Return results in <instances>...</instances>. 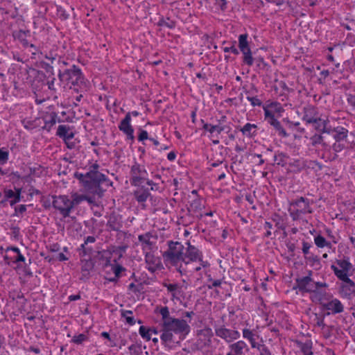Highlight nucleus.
<instances>
[{"label":"nucleus","instance_id":"8fccbe9b","mask_svg":"<svg viewBox=\"0 0 355 355\" xmlns=\"http://www.w3.org/2000/svg\"><path fill=\"white\" fill-rule=\"evenodd\" d=\"M236 42H233L230 46H225L223 48V51L225 53L231 52L234 55H239V51L235 46Z\"/></svg>","mask_w":355,"mask_h":355},{"label":"nucleus","instance_id":"e2e57ef3","mask_svg":"<svg viewBox=\"0 0 355 355\" xmlns=\"http://www.w3.org/2000/svg\"><path fill=\"white\" fill-rule=\"evenodd\" d=\"M129 350L133 355H139L140 354L141 349L139 347H137L135 345H131L129 347Z\"/></svg>","mask_w":355,"mask_h":355},{"label":"nucleus","instance_id":"9b49d317","mask_svg":"<svg viewBox=\"0 0 355 355\" xmlns=\"http://www.w3.org/2000/svg\"><path fill=\"white\" fill-rule=\"evenodd\" d=\"M197 336L196 344L199 349H202L211 345L214 334L211 328L205 327L198 331Z\"/></svg>","mask_w":355,"mask_h":355},{"label":"nucleus","instance_id":"6ab92c4d","mask_svg":"<svg viewBox=\"0 0 355 355\" xmlns=\"http://www.w3.org/2000/svg\"><path fill=\"white\" fill-rule=\"evenodd\" d=\"M324 309L329 311L328 315L329 314H338L341 313L344 311V305L337 298H333L327 303L323 304Z\"/></svg>","mask_w":355,"mask_h":355},{"label":"nucleus","instance_id":"f3484780","mask_svg":"<svg viewBox=\"0 0 355 355\" xmlns=\"http://www.w3.org/2000/svg\"><path fill=\"white\" fill-rule=\"evenodd\" d=\"M119 129L127 136L128 139L132 141L134 140V129L131 125V117L130 112H128L124 119L121 121L119 125Z\"/></svg>","mask_w":355,"mask_h":355},{"label":"nucleus","instance_id":"4468645a","mask_svg":"<svg viewBox=\"0 0 355 355\" xmlns=\"http://www.w3.org/2000/svg\"><path fill=\"white\" fill-rule=\"evenodd\" d=\"M303 114L302 120L306 121V123H313L317 125L319 122H322L316 107L311 105L304 107Z\"/></svg>","mask_w":355,"mask_h":355},{"label":"nucleus","instance_id":"423d86ee","mask_svg":"<svg viewBox=\"0 0 355 355\" xmlns=\"http://www.w3.org/2000/svg\"><path fill=\"white\" fill-rule=\"evenodd\" d=\"M336 264L338 267L334 265L331 266L336 276L344 282L352 283V280L349 278V272L352 270L353 266L349 259H338Z\"/></svg>","mask_w":355,"mask_h":355},{"label":"nucleus","instance_id":"2eb2a0df","mask_svg":"<svg viewBox=\"0 0 355 355\" xmlns=\"http://www.w3.org/2000/svg\"><path fill=\"white\" fill-rule=\"evenodd\" d=\"M311 201L304 197H300L290 202V207L298 210V212L306 214H311L313 209L311 207Z\"/></svg>","mask_w":355,"mask_h":355},{"label":"nucleus","instance_id":"f8f14e48","mask_svg":"<svg viewBox=\"0 0 355 355\" xmlns=\"http://www.w3.org/2000/svg\"><path fill=\"white\" fill-rule=\"evenodd\" d=\"M263 111L265 120L275 129L279 136L284 138L288 137V134L282 127L281 123L275 118L272 112L267 107H263Z\"/></svg>","mask_w":355,"mask_h":355},{"label":"nucleus","instance_id":"3c124183","mask_svg":"<svg viewBox=\"0 0 355 355\" xmlns=\"http://www.w3.org/2000/svg\"><path fill=\"white\" fill-rule=\"evenodd\" d=\"M289 212H290V215L293 220H296L299 219L300 217L301 216V215L303 214L302 213H300V211L298 212V210H297L291 207H290V208H289Z\"/></svg>","mask_w":355,"mask_h":355},{"label":"nucleus","instance_id":"72a5a7b5","mask_svg":"<svg viewBox=\"0 0 355 355\" xmlns=\"http://www.w3.org/2000/svg\"><path fill=\"white\" fill-rule=\"evenodd\" d=\"M314 242H315V244L318 248H324L325 246L331 248V243L327 241L325 238L321 235H318L317 236H315L314 238Z\"/></svg>","mask_w":355,"mask_h":355},{"label":"nucleus","instance_id":"49530a36","mask_svg":"<svg viewBox=\"0 0 355 355\" xmlns=\"http://www.w3.org/2000/svg\"><path fill=\"white\" fill-rule=\"evenodd\" d=\"M247 100L250 102L252 107L261 106L262 105L261 101L257 96H251L248 95L246 97Z\"/></svg>","mask_w":355,"mask_h":355},{"label":"nucleus","instance_id":"e433bc0d","mask_svg":"<svg viewBox=\"0 0 355 355\" xmlns=\"http://www.w3.org/2000/svg\"><path fill=\"white\" fill-rule=\"evenodd\" d=\"M327 121L322 120V122H319L317 125H315V129L322 131L324 133L334 134L333 129L327 128Z\"/></svg>","mask_w":355,"mask_h":355},{"label":"nucleus","instance_id":"f257e3e1","mask_svg":"<svg viewBox=\"0 0 355 355\" xmlns=\"http://www.w3.org/2000/svg\"><path fill=\"white\" fill-rule=\"evenodd\" d=\"M77 177L83 182L87 193L98 197H101L104 191L112 185V182L101 173L87 172Z\"/></svg>","mask_w":355,"mask_h":355},{"label":"nucleus","instance_id":"b1692460","mask_svg":"<svg viewBox=\"0 0 355 355\" xmlns=\"http://www.w3.org/2000/svg\"><path fill=\"white\" fill-rule=\"evenodd\" d=\"M240 130L244 136L252 138L257 134V125L254 123H247Z\"/></svg>","mask_w":355,"mask_h":355},{"label":"nucleus","instance_id":"cd10ccee","mask_svg":"<svg viewBox=\"0 0 355 355\" xmlns=\"http://www.w3.org/2000/svg\"><path fill=\"white\" fill-rule=\"evenodd\" d=\"M150 193L148 189L141 188L135 191L134 196L139 202H145Z\"/></svg>","mask_w":355,"mask_h":355},{"label":"nucleus","instance_id":"de8ad7c7","mask_svg":"<svg viewBox=\"0 0 355 355\" xmlns=\"http://www.w3.org/2000/svg\"><path fill=\"white\" fill-rule=\"evenodd\" d=\"M86 245H87L83 243L79 248L80 254L83 256L89 255L92 252V249L91 248L86 247Z\"/></svg>","mask_w":355,"mask_h":355},{"label":"nucleus","instance_id":"c03bdc74","mask_svg":"<svg viewBox=\"0 0 355 355\" xmlns=\"http://www.w3.org/2000/svg\"><path fill=\"white\" fill-rule=\"evenodd\" d=\"M162 318V322L168 321V319H173V317L170 316V313L167 306L162 307L159 311Z\"/></svg>","mask_w":355,"mask_h":355},{"label":"nucleus","instance_id":"7ed1b4c3","mask_svg":"<svg viewBox=\"0 0 355 355\" xmlns=\"http://www.w3.org/2000/svg\"><path fill=\"white\" fill-rule=\"evenodd\" d=\"M58 76L60 82L66 83L70 88L72 85L81 86L85 85V78L82 71L75 64L63 71L59 69Z\"/></svg>","mask_w":355,"mask_h":355},{"label":"nucleus","instance_id":"39448f33","mask_svg":"<svg viewBox=\"0 0 355 355\" xmlns=\"http://www.w3.org/2000/svg\"><path fill=\"white\" fill-rule=\"evenodd\" d=\"M52 206L59 211L63 218L69 216L73 209V204L71 199L67 196H52Z\"/></svg>","mask_w":355,"mask_h":355},{"label":"nucleus","instance_id":"393cba45","mask_svg":"<svg viewBox=\"0 0 355 355\" xmlns=\"http://www.w3.org/2000/svg\"><path fill=\"white\" fill-rule=\"evenodd\" d=\"M164 286L167 288V291L171 293L172 300H180L182 287L178 284H165Z\"/></svg>","mask_w":355,"mask_h":355},{"label":"nucleus","instance_id":"a211bd4d","mask_svg":"<svg viewBox=\"0 0 355 355\" xmlns=\"http://www.w3.org/2000/svg\"><path fill=\"white\" fill-rule=\"evenodd\" d=\"M6 252H10V254H6L4 259L8 264L12 263L24 262L25 257L21 254L19 249L17 247H8L6 249Z\"/></svg>","mask_w":355,"mask_h":355},{"label":"nucleus","instance_id":"5fc2aeb1","mask_svg":"<svg viewBox=\"0 0 355 355\" xmlns=\"http://www.w3.org/2000/svg\"><path fill=\"white\" fill-rule=\"evenodd\" d=\"M9 153L8 151H3L0 148V162L1 164H5L7 162L8 159Z\"/></svg>","mask_w":355,"mask_h":355},{"label":"nucleus","instance_id":"20e7f679","mask_svg":"<svg viewBox=\"0 0 355 355\" xmlns=\"http://www.w3.org/2000/svg\"><path fill=\"white\" fill-rule=\"evenodd\" d=\"M185 247L179 242H168V248L163 253V258L166 263L178 266L179 263L184 262V251Z\"/></svg>","mask_w":355,"mask_h":355},{"label":"nucleus","instance_id":"680f3d73","mask_svg":"<svg viewBox=\"0 0 355 355\" xmlns=\"http://www.w3.org/2000/svg\"><path fill=\"white\" fill-rule=\"evenodd\" d=\"M311 248V244L308 243V242H306V241H303L302 242V252L304 254H308L309 253V250L310 248Z\"/></svg>","mask_w":355,"mask_h":355},{"label":"nucleus","instance_id":"5701e85b","mask_svg":"<svg viewBox=\"0 0 355 355\" xmlns=\"http://www.w3.org/2000/svg\"><path fill=\"white\" fill-rule=\"evenodd\" d=\"M56 135L63 139V140L72 139L74 137L73 132L70 130V128L65 125H60L58 126Z\"/></svg>","mask_w":355,"mask_h":355},{"label":"nucleus","instance_id":"aec40b11","mask_svg":"<svg viewBox=\"0 0 355 355\" xmlns=\"http://www.w3.org/2000/svg\"><path fill=\"white\" fill-rule=\"evenodd\" d=\"M145 261L147 269L151 272H154L160 268V259L155 257L150 251L145 252Z\"/></svg>","mask_w":355,"mask_h":355},{"label":"nucleus","instance_id":"864d4df0","mask_svg":"<svg viewBox=\"0 0 355 355\" xmlns=\"http://www.w3.org/2000/svg\"><path fill=\"white\" fill-rule=\"evenodd\" d=\"M93 268V264L91 261H86L82 266V272L89 273Z\"/></svg>","mask_w":355,"mask_h":355},{"label":"nucleus","instance_id":"1a4fd4ad","mask_svg":"<svg viewBox=\"0 0 355 355\" xmlns=\"http://www.w3.org/2000/svg\"><path fill=\"white\" fill-rule=\"evenodd\" d=\"M226 116H222L220 119L218 120V123L216 125L205 123L204 120L202 119L201 122L202 123V129L209 133V137H218V135L222 132L226 130H230V126L223 124V123L226 121Z\"/></svg>","mask_w":355,"mask_h":355},{"label":"nucleus","instance_id":"473e14b6","mask_svg":"<svg viewBox=\"0 0 355 355\" xmlns=\"http://www.w3.org/2000/svg\"><path fill=\"white\" fill-rule=\"evenodd\" d=\"M287 159L288 156L282 152H277L274 155V162L277 165L285 166L287 163Z\"/></svg>","mask_w":355,"mask_h":355},{"label":"nucleus","instance_id":"13d9d810","mask_svg":"<svg viewBox=\"0 0 355 355\" xmlns=\"http://www.w3.org/2000/svg\"><path fill=\"white\" fill-rule=\"evenodd\" d=\"M313 145L322 144L323 141V137L320 135H315L311 138Z\"/></svg>","mask_w":355,"mask_h":355},{"label":"nucleus","instance_id":"f704fd0d","mask_svg":"<svg viewBox=\"0 0 355 355\" xmlns=\"http://www.w3.org/2000/svg\"><path fill=\"white\" fill-rule=\"evenodd\" d=\"M157 25L159 26H164L170 29H173L175 26V22L168 17H167L166 19L161 18L157 22Z\"/></svg>","mask_w":355,"mask_h":355},{"label":"nucleus","instance_id":"dca6fc26","mask_svg":"<svg viewBox=\"0 0 355 355\" xmlns=\"http://www.w3.org/2000/svg\"><path fill=\"white\" fill-rule=\"evenodd\" d=\"M228 349L229 351L226 355H245L249 351L247 343L242 340L230 344Z\"/></svg>","mask_w":355,"mask_h":355},{"label":"nucleus","instance_id":"bb28decb","mask_svg":"<svg viewBox=\"0 0 355 355\" xmlns=\"http://www.w3.org/2000/svg\"><path fill=\"white\" fill-rule=\"evenodd\" d=\"M355 293V284L352 281V283L343 282L340 286V294L344 297H349L352 294Z\"/></svg>","mask_w":355,"mask_h":355},{"label":"nucleus","instance_id":"338daca9","mask_svg":"<svg viewBox=\"0 0 355 355\" xmlns=\"http://www.w3.org/2000/svg\"><path fill=\"white\" fill-rule=\"evenodd\" d=\"M216 3L221 10H225L227 8V0H216Z\"/></svg>","mask_w":355,"mask_h":355},{"label":"nucleus","instance_id":"09e8293b","mask_svg":"<svg viewBox=\"0 0 355 355\" xmlns=\"http://www.w3.org/2000/svg\"><path fill=\"white\" fill-rule=\"evenodd\" d=\"M125 270V268L121 265H116L113 267V272L115 275V278L110 279V281H114L120 277V274L122 271Z\"/></svg>","mask_w":355,"mask_h":355},{"label":"nucleus","instance_id":"c9c22d12","mask_svg":"<svg viewBox=\"0 0 355 355\" xmlns=\"http://www.w3.org/2000/svg\"><path fill=\"white\" fill-rule=\"evenodd\" d=\"M254 349H257L258 355H272L269 347L263 343H259Z\"/></svg>","mask_w":355,"mask_h":355},{"label":"nucleus","instance_id":"79ce46f5","mask_svg":"<svg viewBox=\"0 0 355 355\" xmlns=\"http://www.w3.org/2000/svg\"><path fill=\"white\" fill-rule=\"evenodd\" d=\"M86 195H80L78 193H74L72 195V199H71V202H72L73 207L76 205L80 204L81 202L85 200Z\"/></svg>","mask_w":355,"mask_h":355},{"label":"nucleus","instance_id":"6e6d98bb","mask_svg":"<svg viewBox=\"0 0 355 355\" xmlns=\"http://www.w3.org/2000/svg\"><path fill=\"white\" fill-rule=\"evenodd\" d=\"M44 58L49 60H51V63L53 64L54 61L58 60V56L56 53H54L52 51H50L49 53H46L44 55Z\"/></svg>","mask_w":355,"mask_h":355},{"label":"nucleus","instance_id":"412c9836","mask_svg":"<svg viewBox=\"0 0 355 355\" xmlns=\"http://www.w3.org/2000/svg\"><path fill=\"white\" fill-rule=\"evenodd\" d=\"M152 237L153 236L150 232L139 235L138 240L144 252L152 250L153 246V243L150 240Z\"/></svg>","mask_w":355,"mask_h":355},{"label":"nucleus","instance_id":"2f4dec72","mask_svg":"<svg viewBox=\"0 0 355 355\" xmlns=\"http://www.w3.org/2000/svg\"><path fill=\"white\" fill-rule=\"evenodd\" d=\"M241 53H243V63L248 65V67L252 66L254 61V58L252 57L251 49H247L244 51H242Z\"/></svg>","mask_w":355,"mask_h":355},{"label":"nucleus","instance_id":"a18cd8bd","mask_svg":"<svg viewBox=\"0 0 355 355\" xmlns=\"http://www.w3.org/2000/svg\"><path fill=\"white\" fill-rule=\"evenodd\" d=\"M345 148V145L342 142L336 141L333 146L332 149L336 153L333 157V159H336L337 157L336 153L340 152Z\"/></svg>","mask_w":355,"mask_h":355},{"label":"nucleus","instance_id":"a19ab883","mask_svg":"<svg viewBox=\"0 0 355 355\" xmlns=\"http://www.w3.org/2000/svg\"><path fill=\"white\" fill-rule=\"evenodd\" d=\"M202 205L200 199L193 200L190 205V211L198 212L202 209Z\"/></svg>","mask_w":355,"mask_h":355},{"label":"nucleus","instance_id":"a878e982","mask_svg":"<svg viewBox=\"0 0 355 355\" xmlns=\"http://www.w3.org/2000/svg\"><path fill=\"white\" fill-rule=\"evenodd\" d=\"M333 137L336 141L342 142L347 137L348 130L343 127H336L333 129Z\"/></svg>","mask_w":355,"mask_h":355},{"label":"nucleus","instance_id":"ddd939ff","mask_svg":"<svg viewBox=\"0 0 355 355\" xmlns=\"http://www.w3.org/2000/svg\"><path fill=\"white\" fill-rule=\"evenodd\" d=\"M309 275L296 279L294 289H298L302 293H313V280L311 277L312 272Z\"/></svg>","mask_w":355,"mask_h":355},{"label":"nucleus","instance_id":"6e6552de","mask_svg":"<svg viewBox=\"0 0 355 355\" xmlns=\"http://www.w3.org/2000/svg\"><path fill=\"white\" fill-rule=\"evenodd\" d=\"M130 184L139 187L147 180L148 174L144 166L135 162L130 168Z\"/></svg>","mask_w":355,"mask_h":355},{"label":"nucleus","instance_id":"58836bf2","mask_svg":"<svg viewBox=\"0 0 355 355\" xmlns=\"http://www.w3.org/2000/svg\"><path fill=\"white\" fill-rule=\"evenodd\" d=\"M132 314V311L130 310H122L121 316L125 318L128 324L133 325L135 323V320L133 317L130 316Z\"/></svg>","mask_w":355,"mask_h":355},{"label":"nucleus","instance_id":"9d476101","mask_svg":"<svg viewBox=\"0 0 355 355\" xmlns=\"http://www.w3.org/2000/svg\"><path fill=\"white\" fill-rule=\"evenodd\" d=\"M216 335L224 340L227 343H232L238 340L241 334L237 330L226 328L224 325L217 326L214 329Z\"/></svg>","mask_w":355,"mask_h":355},{"label":"nucleus","instance_id":"0eeeda50","mask_svg":"<svg viewBox=\"0 0 355 355\" xmlns=\"http://www.w3.org/2000/svg\"><path fill=\"white\" fill-rule=\"evenodd\" d=\"M187 247L184 251V263L187 266L190 263L200 261V265L203 268H207L209 263L202 260V254L201 252L195 246L191 245L189 243H187Z\"/></svg>","mask_w":355,"mask_h":355},{"label":"nucleus","instance_id":"7c9ffc66","mask_svg":"<svg viewBox=\"0 0 355 355\" xmlns=\"http://www.w3.org/2000/svg\"><path fill=\"white\" fill-rule=\"evenodd\" d=\"M248 35L247 34H241L239 36V48L241 52L250 49L249 42L248 40Z\"/></svg>","mask_w":355,"mask_h":355},{"label":"nucleus","instance_id":"37998d69","mask_svg":"<svg viewBox=\"0 0 355 355\" xmlns=\"http://www.w3.org/2000/svg\"><path fill=\"white\" fill-rule=\"evenodd\" d=\"M139 333L141 335V336L146 339V340H150L151 339L150 334V330L149 329H147L144 326H141L139 329Z\"/></svg>","mask_w":355,"mask_h":355},{"label":"nucleus","instance_id":"ea45409f","mask_svg":"<svg viewBox=\"0 0 355 355\" xmlns=\"http://www.w3.org/2000/svg\"><path fill=\"white\" fill-rule=\"evenodd\" d=\"M87 340H88V336L87 334H80L77 336H74L73 337V338L71 339V342L76 345H81L85 341H87Z\"/></svg>","mask_w":355,"mask_h":355},{"label":"nucleus","instance_id":"774afa93","mask_svg":"<svg viewBox=\"0 0 355 355\" xmlns=\"http://www.w3.org/2000/svg\"><path fill=\"white\" fill-rule=\"evenodd\" d=\"M347 103L353 107V110H355V96L354 95H349L347 97Z\"/></svg>","mask_w":355,"mask_h":355},{"label":"nucleus","instance_id":"603ef678","mask_svg":"<svg viewBox=\"0 0 355 355\" xmlns=\"http://www.w3.org/2000/svg\"><path fill=\"white\" fill-rule=\"evenodd\" d=\"M26 211V205H20L17 207H15V216H19V215L23 214Z\"/></svg>","mask_w":355,"mask_h":355},{"label":"nucleus","instance_id":"f03ea898","mask_svg":"<svg viewBox=\"0 0 355 355\" xmlns=\"http://www.w3.org/2000/svg\"><path fill=\"white\" fill-rule=\"evenodd\" d=\"M160 339L163 343H171L173 342L174 334L182 335L189 334L191 327L189 323L179 318L168 319V321L162 323Z\"/></svg>","mask_w":355,"mask_h":355},{"label":"nucleus","instance_id":"c85d7f7f","mask_svg":"<svg viewBox=\"0 0 355 355\" xmlns=\"http://www.w3.org/2000/svg\"><path fill=\"white\" fill-rule=\"evenodd\" d=\"M311 163V161L304 159H295L290 164V165L296 168L298 171H300L306 168L310 167Z\"/></svg>","mask_w":355,"mask_h":355},{"label":"nucleus","instance_id":"bf43d9fd","mask_svg":"<svg viewBox=\"0 0 355 355\" xmlns=\"http://www.w3.org/2000/svg\"><path fill=\"white\" fill-rule=\"evenodd\" d=\"M139 131H140L139 132V135L138 136V140L139 141H144L146 139H149L147 131H146L144 130H141V129H140Z\"/></svg>","mask_w":355,"mask_h":355},{"label":"nucleus","instance_id":"052dcab7","mask_svg":"<svg viewBox=\"0 0 355 355\" xmlns=\"http://www.w3.org/2000/svg\"><path fill=\"white\" fill-rule=\"evenodd\" d=\"M272 227V225L271 223L266 221L264 223V228L266 230V232L265 233V236L269 237L271 235L270 230Z\"/></svg>","mask_w":355,"mask_h":355},{"label":"nucleus","instance_id":"4c0bfd02","mask_svg":"<svg viewBox=\"0 0 355 355\" xmlns=\"http://www.w3.org/2000/svg\"><path fill=\"white\" fill-rule=\"evenodd\" d=\"M265 107H267L268 110L270 109L272 111L279 113V114H281L282 112H284V109H283L282 105L279 103L276 102V101L271 102Z\"/></svg>","mask_w":355,"mask_h":355},{"label":"nucleus","instance_id":"4be33fe9","mask_svg":"<svg viewBox=\"0 0 355 355\" xmlns=\"http://www.w3.org/2000/svg\"><path fill=\"white\" fill-rule=\"evenodd\" d=\"M242 334L243 338L249 341L252 349L259 344L256 341V337H258V335L254 331L244 328L242 329Z\"/></svg>","mask_w":355,"mask_h":355},{"label":"nucleus","instance_id":"4d7b16f0","mask_svg":"<svg viewBox=\"0 0 355 355\" xmlns=\"http://www.w3.org/2000/svg\"><path fill=\"white\" fill-rule=\"evenodd\" d=\"M327 287V284L325 282H319L313 281V293H316L317 291L320 288Z\"/></svg>","mask_w":355,"mask_h":355},{"label":"nucleus","instance_id":"69168bd1","mask_svg":"<svg viewBox=\"0 0 355 355\" xmlns=\"http://www.w3.org/2000/svg\"><path fill=\"white\" fill-rule=\"evenodd\" d=\"M221 284H222V280L221 279L214 280V281H212L211 284H208L207 285V288L209 289H212L214 287H218V286H220L221 285Z\"/></svg>","mask_w":355,"mask_h":355},{"label":"nucleus","instance_id":"0e129e2a","mask_svg":"<svg viewBox=\"0 0 355 355\" xmlns=\"http://www.w3.org/2000/svg\"><path fill=\"white\" fill-rule=\"evenodd\" d=\"M55 78L54 77H53L51 78V80H48V82H47L48 88L50 90L53 91V92L56 91V88H55Z\"/></svg>","mask_w":355,"mask_h":355},{"label":"nucleus","instance_id":"c756f323","mask_svg":"<svg viewBox=\"0 0 355 355\" xmlns=\"http://www.w3.org/2000/svg\"><path fill=\"white\" fill-rule=\"evenodd\" d=\"M297 345L304 355H313L312 342L311 340L305 343L299 342Z\"/></svg>","mask_w":355,"mask_h":355}]
</instances>
